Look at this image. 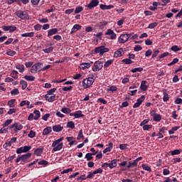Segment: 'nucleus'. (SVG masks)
Listing matches in <instances>:
<instances>
[{
    "instance_id": "37",
    "label": "nucleus",
    "mask_w": 182,
    "mask_h": 182,
    "mask_svg": "<svg viewBox=\"0 0 182 182\" xmlns=\"http://www.w3.org/2000/svg\"><path fill=\"white\" fill-rule=\"evenodd\" d=\"M180 129V127H172L171 130L168 131L169 134H174V132H177Z\"/></svg>"
},
{
    "instance_id": "57",
    "label": "nucleus",
    "mask_w": 182,
    "mask_h": 182,
    "mask_svg": "<svg viewBox=\"0 0 182 182\" xmlns=\"http://www.w3.org/2000/svg\"><path fill=\"white\" fill-rule=\"evenodd\" d=\"M142 49H143V48L141 47V46L136 45V46H135L134 50L135 52H139V50H141Z\"/></svg>"
},
{
    "instance_id": "9",
    "label": "nucleus",
    "mask_w": 182,
    "mask_h": 182,
    "mask_svg": "<svg viewBox=\"0 0 182 182\" xmlns=\"http://www.w3.org/2000/svg\"><path fill=\"white\" fill-rule=\"evenodd\" d=\"M31 153H27L26 154L21 155V161H23V163H29V159H31Z\"/></svg>"
},
{
    "instance_id": "61",
    "label": "nucleus",
    "mask_w": 182,
    "mask_h": 182,
    "mask_svg": "<svg viewBox=\"0 0 182 182\" xmlns=\"http://www.w3.org/2000/svg\"><path fill=\"white\" fill-rule=\"evenodd\" d=\"M56 92V88H52V89H50V90H48V92H47V96L48 95H52L53 93H55Z\"/></svg>"
},
{
    "instance_id": "52",
    "label": "nucleus",
    "mask_w": 182,
    "mask_h": 182,
    "mask_svg": "<svg viewBox=\"0 0 182 182\" xmlns=\"http://www.w3.org/2000/svg\"><path fill=\"white\" fill-rule=\"evenodd\" d=\"M53 50V47H49L48 48H46L43 50V52L45 53H50Z\"/></svg>"
},
{
    "instance_id": "56",
    "label": "nucleus",
    "mask_w": 182,
    "mask_h": 182,
    "mask_svg": "<svg viewBox=\"0 0 182 182\" xmlns=\"http://www.w3.org/2000/svg\"><path fill=\"white\" fill-rule=\"evenodd\" d=\"M178 58H174L172 62L168 64V66H173V65H176V63H178Z\"/></svg>"
},
{
    "instance_id": "25",
    "label": "nucleus",
    "mask_w": 182,
    "mask_h": 182,
    "mask_svg": "<svg viewBox=\"0 0 182 182\" xmlns=\"http://www.w3.org/2000/svg\"><path fill=\"white\" fill-rule=\"evenodd\" d=\"M35 35V33L30 32V33H25L21 34L22 38H32Z\"/></svg>"
},
{
    "instance_id": "17",
    "label": "nucleus",
    "mask_w": 182,
    "mask_h": 182,
    "mask_svg": "<svg viewBox=\"0 0 182 182\" xmlns=\"http://www.w3.org/2000/svg\"><path fill=\"white\" fill-rule=\"evenodd\" d=\"M50 133H52V127H47L43 131V136H48V134H49Z\"/></svg>"
},
{
    "instance_id": "44",
    "label": "nucleus",
    "mask_w": 182,
    "mask_h": 182,
    "mask_svg": "<svg viewBox=\"0 0 182 182\" xmlns=\"http://www.w3.org/2000/svg\"><path fill=\"white\" fill-rule=\"evenodd\" d=\"M143 70V68L140 67V68H136L134 69L131 70V72H132V73H136V72H142Z\"/></svg>"
},
{
    "instance_id": "7",
    "label": "nucleus",
    "mask_w": 182,
    "mask_h": 182,
    "mask_svg": "<svg viewBox=\"0 0 182 182\" xmlns=\"http://www.w3.org/2000/svg\"><path fill=\"white\" fill-rule=\"evenodd\" d=\"M131 37L132 34H122L119 38L118 42H119V43H126Z\"/></svg>"
},
{
    "instance_id": "19",
    "label": "nucleus",
    "mask_w": 182,
    "mask_h": 182,
    "mask_svg": "<svg viewBox=\"0 0 182 182\" xmlns=\"http://www.w3.org/2000/svg\"><path fill=\"white\" fill-rule=\"evenodd\" d=\"M58 33V28H51L48 31V36H52L53 35H56Z\"/></svg>"
},
{
    "instance_id": "29",
    "label": "nucleus",
    "mask_w": 182,
    "mask_h": 182,
    "mask_svg": "<svg viewBox=\"0 0 182 182\" xmlns=\"http://www.w3.org/2000/svg\"><path fill=\"white\" fill-rule=\"evenodd\" d=\"M117 90V87L114 85L108 86V88L107 89V92H116Z\"/></svg>"
},
{
    "instance_id": "64",
    "label": "nucleus",
    "mask_w": 182,
    "mask_h": 182,
    "mask_svg": "<svg viewBox=\"0 0 182 182\" xmlns=\"http://www.w3.org/2000/svg\"><path fill=\"white\" fill-rule=\"evenodd\" d=\"M176 105H182V99L181 98H177L175 100Z\"/></svg>"
},
{
    "instance_id": "24",
    "label": "nucleus",
    "mask_w": 182,
    "mask_h": 182,
    "mask_svg": "<svg viewBox=\"0 0 182 182\" xmlns=\"http://www.w3.org/2000/svg\"><path fill=\"white\" fill-rule=\"evenodd\" d=\"M169 99H170V96H168V94H167V90H164V97H163L164 102H168Z\"/></svg>"
},
{
    "instance_id": "13",
    "label": "nucleus",
    "mask_w": 182,
    "mask_h": 182,
    "mask_svg": "<svg viewBox=\"0 0 182 182\" xmlns=\"http://www.w3.org/2000/svg\"><path fill=\"white\" fill-rule=\"evenodd\" d=\"M105 35H109L110 39H116L117 35L115 34L114 31L112 29H108L107 32L105 33Z\"/></svg>"
},
{
    "instance_id": "2",
    "label": "nucleus",
    "mask_w": 182,
    "mask_h": 182,
    "mask_svg": "<svg viewBox=\"0 0 182 182\" xmlns=\"http://www.w3.org/2000/svg\"><path fill=\"white\" fill-rule=\"evenodd\" d=\"M16 16L20 18V19H23V21H26V19H29V14L26 11H18L16 12Z\"/></svg>"
},
{
    "instance_id": "59",
    "label": "nucleus",
    "mask_w": 182,
    "mask_h": 182,
    "mask_svg": "<svg viewBox=\"0 0 182 182\" xmlns=\"http://www.w3.org/2000/svg\"><path fill=\"white\" fill-rule=\"evenodd\" d=\"M16 153H17V154H21L22 153H25V151H23V147L21 146V147L17 149H16Z\"/></svg>"
},
{
    "instance_id": "40",
    "label": "nucleus",
    "mask_w": 182,
    "mask_h": 182,
    "mask_svg": "<svg viewBox=\"0 0 182 182\" xmlns=\"http://www.w3.org/2000/svg\"><path fill=\"white\" fill-rule=\"evenodd\" d=\"M11 75L13 79H18V71L13 70L11 72Z\"/></svg>"
},
{
    "instance_id": "41",
    "label": "nucleus",
    "mask_w": 182,
    "mask_h": 182,
    "mask_svg": "<svg viewBox=\"0 0 182 182\" xmlns=\"http://www.w3.org/2000/svg\"><path fill=\"white\" fill-rule=\"evenodd\" d=\"M81 139H85V136H83V131L82 129L79 132L77 140H81Z\"/></svg>"
},
{
    "instance_id": "23",
    "label": "nucleus",
    "mask_w": 182,
    "mask_h": 182,
    "mask_svg": "<svg viewBox=\"0 0 182 182\" xmlns=\"http://www.w3.org/2000/svg\"><path fill=\"white\" fill-rule=\"evenodd\" d=\"M42 153H43V149L42 148H38L34 151V154L37 156H41Z\"/></svg>"
},
{
    "instance_id": "42",
    "label": "nucleus",
    "mask_w": 182,
    "mask_h": 182,
    "mask_svg": "<svg viewBox=\"0 0 182 182\" xmlns=\"http://www.w3.org/2000/svg\"><path fill=\"white\" fill-rule=\"evenodd\" d=\"M61 112L63 113H65V114H69V113H70L71 110L70 109L68 108V107H64L61 109Z\"/></svg>"
},
{
    "instance_id": "28",
    "label": "nucleus",
    "mask_w": 182,
    "mask_h": 182,
    "mask_svg": "<svg viewBox=\"0 0 182 182\" xmlns=\"http://www.w3.org/2000/svg\"><path fill=\"white\" fill-rule=\"evenodd\" d=\"M66 140L70 142V146H73V140H76V139L73 136H67Z\"/></svg>"
},
{
    "instance_id": "32",
    "label": "nucleus",
    "mask_w": 182,
    "mask_h": 182,
    "mask_svg": "<svg viewBox=\"0 0 182 182\" xmlns=\"http://www.w3.org/2000/svg\"><path fill=\"white\" fill-rule=\"evenodd\" d=\"M133 167H137V162L134 161L133 162H129L127 166V168H133Z\"/></svg>"
},
{
    "instance_id": "49",
    "label": "nucleus",
    "mask_w": 182,
    "mask_h": 182,
    "mask_svg": "<svg viewBox=\"0 0 182 182\" xmlns=\"http://www.w3.org/2000/svg\"><path fill=\"white\" fill-rule=\"evenodd\" d=\"M112 63H113V60H108L104 65V68H109Z\"/></svg>"
},
{
    "instance_id": "34",
    "label": "nucleus",
    "mask_w": 182,
    "mask_h": 182,
    "mask_svg": "<svg viewBox=\"0 0 182 182\" xmlns=\"http://www.w3.org/2000/svg\"><path fill=\"white\" fill-rule=\"evenodd\" d=\"M20 85H21V89H23V90H25V88L28 87V82L25 80H21Z\"/></svg>"
},
{
    "instance_id": "10",
    "label": "nucleus",
    "mask_w": 182,
    "mask_h": 182,
    "mask_svg": "<svg viewBox=\"0 0 182 182\" xmlns=\"http://www.w3.org/2000/svg\"><path fill=\"white\" fill-rule=\"evenodd\" d=\"M97 5H99V0H92L90 3L85 6L90 9H93V8H96Z\"/></svg>"
},
{
    "instance_id": "15",
    "label": "nucleus",
    "mask_w": 182,
    "mask_h": 182,
    "mask_svg": "<svg viewBox=\"0 0 182 182\" xmlns=\"http://www.w3.org/2000/svg\"><path fill=\"white\" fill-rule=\"evenodd\" d=\"M92 65H93V62H90V63H82L80 66H81V69H82V70H85V69H87L89 68H90V66H92Z\"/></svg>"
},
{
    "instance_id": "16",
    "label": "nucleus",
    "mask_w": 182,
    "mask_h": 182,
    "mask_svg": "<svg viewBox=\"0 0 182 182\" xmlns=\"http://www.w3.org/2000/svg\"><path fill=\"white\" fill-rule=\"evenodd\" d=\"M100 9H102L103 11L105 10H107V9H113V8H114V6L113 5H105V4H100Z\"/></svg>"
},
{
    "instance_id": "5",
    "label": "nucleus",
    "mask_w": 182,
    "mask_h": 182,
    "mask_svg": "<svg viewBox=\"0 0 182 182\" xmlns=\"http://www.w3.org/2000/svg\"><path fill=\"white\" fill-rule=\"evenodd\" d=\"M95 82V79L93 77H88L83 80L82 83V87L84 89H87L90 86H92L93 85V82Z\"/></svg>"
},
{
    "instance_id": "39",
    "label": "nucleus",
    "mask_w": 182,
    "mask_h": 182,
    "mask_svg": "<svg viewBox=\"0 0 182 182\" xmlns=\"http://www.w3.org/2000/svg\"><path fill=\"white\" fill-rule=\"evenodd\" d=\"M180 153H181V151H180L179 149H175L173 151H170L171 156H176L177 154H180Z\"/></svg>"
},
{
    "instance_id": "6",
    "label": "nucleus",
    "mask_w": 182,
    "mask_h": 182,
    "mask_svg": "<svg viewBox=\"0 0 182 182\" xmlns=\"http://www.w3.org/2000/svg\"><path fill=\"white\" fill-rule=\"evenodd\" d=\"M103 68V62L98 60L94 63L92 66V71L93 72H99V70H102Z\"/></svg>"
},
{
    "instance_id": "38",
    "label": "nucleus",
    "mask_w": 182,
    "mask_h": 182,
    "mask_svg": "<svg viewBox=\"0 0 182 182\" xmlns=\"http://www.w3.org/2000/svg\"><path fill=\"white\" fill-rule=\"evenodd\" d=\"M67 127L70 129H75V122L73 121H70L67 123Z\"/></svg>"
},
{
    "instance_id": "55",
    "label": "nucleus",
    "mask_w": 182,
    "mask_h": 182,
    "mask_svg": "<svg viewBox=\"0 0 182 182\" xmlns=\"http://www.w3.org/2000/svg\"><path fill=\"white\" fill-rule=\"evenodd\" d=\"M171 49L173 51V52H178V50H181V48H178V46H173L171 48Z\"/></svg>"
},
{
    "instance_id": "62",
    "label": "nucleus",
    "mask_w": 182,
    "mask_h": 182,
    "mask_svg": "<svg viewBox=\"0 0 182 182\" xmlns=\"http://www.w3.org/2000/svg\"><path fill=\"white\" fill-rule=\"evenodd\" d=\"M153 127V125L151 124H145L143 126V129L144 130H149V129H151Z\"/></svg>"
},
{
    "instance_id": "63",
    "label": "nucleus",
    "mask_w": 182,
    "mask_h": 182,
    "mask_svg": "<svg viewBox=\"0 0 182 182\" xmlns=\"http://www.w3.org/2000/svg\"><path fill=\"white\" fill-rule=\"evenodd\" d=\"M16 54V52L14 50H10L6 52V55H8L9 56H14V55Z\"/></svg>"
},
{
    "instance_id": "35",
    "label": "nucleus",
    "mask_w": 182,
    "mask_h": 182,
    "mask_svg": "<svg viewBox=\"0 0 182 182\" xmlns=\"http://www.w3.org/2000/svg\"><path fill=\"white\" fill-rule=\"evenodd\" d=\"M160 120H161V115L159 114H155V115H154V121L160 122Z\"/></svg>"
},
{
    "instance_id": "1",
    "label": "nucleus",
    "mask_w": 182,
    "mask_h": 182,
    "mask_svg": "<svg viewBox=\"0 0 182 182\" xmlns=\"http://www.w3.org/2000/svg\"><path fill=\"white\" fill-rule=\"evenodd\" d=\"M61 141H63V137H61L53 142V151H59L60 150H62V149H63V142Z\"/></svg>"
},
{
    "instance_id": "3",
    "label": "nucleus",
    "mask_w": 182,
    "mask_h": 182,
    "mask_svg": "<svg viewBox=\"0 0 182 182\" xmlns=\"http://www.w3.org/2000/svg\"><path fill=\"white\" fill-rule=\"evenodd\" d=\"M9 130H12L14 129V132L16 133L19 132V130H22L23 129V126L22 124H19V122H16L7 127Z\"/></svg>"
},
{
    "instance_id": "30",
    "label": "nucleus",
    "mask_w": 182,
    "mask_h": 182,
    "mask_svg": "<svg viewBox=\"0 0 182 182\" xmlns=\"http://www.w3.org/2000/svg\"><path fill=\"white\" fill-rule=\"evenodd\" d=\"M16 68V69H18L20 73H23L25 70V66L23 65H17Z\"/></svg>"
},
{
    "instance_id": "27",
    "label": "nucleus",
    "mask_w": 182,
    "mask_h": 182,
    "mask_svg": "<svg viewBox=\"0 0 182 182\" xmlns=\"http://www.w3.org/2000/svg\"><path fill=\"white\" fill-rule=\"evenodd\" d=\"M112 149H113V143H109V147H107L103 150V153H107L108 151H112Z\"/></svg>"
},
{
    "instance_id": "8",
    "label": "nucleus",
    "mask_w": 182,
    "mask_h": 182,
    "mask_svg": "<svg viewBox=\"0 0 182 182\" xmlns=\"http://www.w3.org/2000/svg\"><path fill=\"white\" fill-rule=\"evenodd\" d=\"M106 52H109V48L103 46L95 48V53H100V55H103V53H106Z\"/></svg>"
},
{
    "instance_id": "14",
    "label": "nucleus",
    "mask_w": 182,
    "mask_h": 182,
    "mask_svg": "<svg viewBox=\"0 0 182 182\" xmlns=\"http://www.w3.org/2000/svg\"><path fill=\"white\" fill-rule=\"evenodd\" d=\"M53 132H55V133H59V132H62V130H63V127L60 124L54 125L53 126Z\"/></svg>"
},
{
    "instance_id": "60",
    "label": "nucleus",
    "mask_w": 182,
    "mask_h": 182,
    "mask_svg": "<svg viewBox=\"0 0 182 182\" xmlns=\"http://www.w3.org/2000/svg\"><path fill=\"white\" fill-rule=\"evenodd\" d=\"M119 149L121 150H126V149H127V144H119Z\"/></svg>"
},
{
    "instance_id": "33",
    "label": "nucleus",
    "mask_w": 182,
    "mask_h": 182,
    "mask_svg": "<svg viewBox=\"0 0 182 182\" xmlns=\"http://www.w3.org/2000/svg\"><path fill=\"white\" fill-rule=\"evenodd\" d=\"M141 167L144 170H146V171H149V173H151V168H150L149 165L143 164L141 165Z\"/></svg>"
},
{
    "instance_id": "46",
    "label": "nucleus",
    "mask_w": 182,
    "mask_h": 182,
    "mask_svg": "<svg viewBox=\"0 0 182 182\" xmlns=\"http://www.w3.org/2000/svg\"><path fill=\"white\" fill-rule=\"evenodd\" d=\"M28 136L30 137V139H33V137L36 136V132H35L33 130H31Z\"/></svg>"
},
{
    "instance_id": "11",
    "label": "nucleus",
    "mask_w": 182,
    "mask_h": 182,
    "mask_svg": "<svg viewBox=\"0 0 182 182\" xmlns=\"http://www.w3.org/2000/svg\"><path fill=\"white\" fill-rule=\"evenodd\" d=\"M144 99H146V97H144V95H142L140 98H139L136 100V102L133 105L134 109L139 107L140 105H141V103L144 102Z\"/></svg>"
},
{
    "instance_id": "20",
    "label": "nucleus",
    "mask_w": 182,
    "mask_h": 182,
    "mask_svg": "<svg viewBox=\"0 0 182 182\" xmlns=\"http://www.w3.org/2000/svg\"><path fill=\"white\" fill-rule=\"evenodd\" d=\"M46 97V100H47V102H55V99H56V95H53V96H48V95H46L45 96Z\"/></svg>"
},
{
    "instance_id": "48",
    "label": "nucleus",
    "mask_w": 182,
    "mask_h": 182,
    "mask_svg": "<svg viewBox=\"0 0 182 182\" xmlns=\"http://www.w3.org/2000/svg\"><path fill=\"white\" fill-rule=\"evenodd\" d=\"M11 94L13 96H16V95H19V90H18V88H15L11 91Z\"/></svg>"
},
{
    "instance_id": "31",
    "label": "nucleus",
    "mask_w": 182,
    "mask_h": 182,
    "mask_svg": "<svg viewBox=\"0 0 182 182\" xmlns=\"http://www.w3.org/2000/svg\"><path fill=\"white\" fill-rule=\"evenodd\" d=\"M24 79L28 82H33V80H35V77L33 75H26L24 76Z\"/></svg>"
},
{
    "instance_id": "47",
    "label": "nucleus",
    "mask_w": 182,
    "mask_h": 182,
    "mask_svg": "<svg viewBox=\"0 0 182 182\" xmlns=\"http://www.w3.org/2000/svg\"><path fill=\"white\" fill-rule=\"evenodd\" d=\"M16 100H11L8 102L9 107H15Z\"/></svg>"
},
{
    "instance_id": "4",
    "label": "nucleus",
    "mask_w": 182,
    "mask_h": 182,
    "mask_svg": "<svg viewBox=\"0 0 182 182\" xmlns=\"http://www.w3.org/2000/svg\"><path fill=\"white\" fill-rule=\"evenodd\" d=\"M38 72H42V63H41L34 64L31 68V73H38Z\"/></svg>"
},
{
    "instance_id": "58",
    "label": "nucleus",
    "mask_w": 182,
    "mask_h": 182,
    "mask_svg": "<svg viewBox=\"0 0 182 182\" xmlns=\"http://www.w3.org/2000/svg\"><path fill=\"white\" fill-rule=\"evenodd\" d=\"M72 89H73V87H72V86L63 87V92H69V91L72 90Z\"/></svg>"
},
{
    "instance_id": "50",
    "label": "nucleus",
    "mask_w": 182,
    "mask_h": 182,
    "mask_svg": "<svg viewBox=\"0 0 182 182\" xmlns=\"http://www.w3.org/2000/svg\"><path fill=\"white\" fill-rule=\"evenodd\" d=\"M122 62H124V63H126V65H132V63H133V61L129 58H125L122 60Z\"/></svg>"
},
{
    "instance_id": "43",
    "label": "nucleus",
    "mask_w": 182,
    "mask_h": 182,
    "mask_svg": "<svg viewBox=\"0 0 182 182\" xmlns=\"http://www.w3.org/2000/svg\"><path fill=\"white\" fill-rule=\"evenodd\" d=\"M157 25H159V23L154 22V23H151L148 28L149 29H154V28H156V26H157Z\"/></svg>"
},
{
    "instance_id": "45",
    "label": "nucleus",
    "mask_w": 182,
    "mask_h": 182,
    "mask_svg": "<svg viewBox=\"0 0 182 182\" xmlns=\"http://www.w3.org/2000/svg\"><path fill=\"white\" fill-rule=\"evenodd\" d=\"M13 120L12 119H7L5 121V122L3 124L4 127H8L11 123H12Z\"/></svg>"
},
{
    "instance_id": "36",
    "label": "nucleus",
    "mask_w": 182,
    "mask_h": 182,
    "mask_svg": "<svg viewBox=\"0 0 182 182\" xmlns=\"http://www.w3.org/2000/svg\"><path fill=\"white\" fill-rule=\"evenodd\" d=\"M34 114H35L34 120H38V119L41 117V112H39L38 110H35Z\"/></svg>"
},
{
    "instance_id": "51",
    "label": "nucleus",
    "mask_w": 182,
    "mask_h": 182,
    "mask_svg": "<svg viewBox=\"0 0 182 182\" xmlns=\"http://www.w3.org/2000/svg\"><path fill=\"white\" fill-rule=\"evenodd\" d=\"M48 164H49V162H48V161L46 160H42L38 162L39 166H48Z\"/></svg>"
},
{
    "instance_id": "12",
    "label": "nucleus",
    "mask_w": 182,
    "mask_h": 182,
    "mask_svg": "<svg viewBox=\"0 0 182 182\" xmlns=\"http://www.w3.org/2000/svg\"><path fill=\"white\" fill-rule=\"evenodd\" d=\"M124 52L123 51V48H119L117 51L114 53V58H120L121 56H123V54Z\"/></svg>"
},
{
    "instance_id": "53",
    "label": "nucleus",
    "mask_w": 182,
    "mask_h": 182,
    "mask_svg": "<svg viewBox=\"0 0 182 182\" xmlns=\"http://www.w3.org/2000/svg\"><path fill=\"white\" fill-rule=\"evenodd\" d=\"M32 149L31 146H23V149L24 151V153H28V151H29V150H31Z\"/></svg>"
},
{
    "instance_id": "22",
    "label": "nucleus",
    "mask_w": 182,
    "mask_h": 182,
    "mask_svg": "<svg viewBox=\"0 0 182 182\" xmlns=\"http://www.w3.org/2000/svg\"><path fill=\"white\" fill-rule=\"evenodd\" d=\"M146 83H147V81L146 80H142L141 82V90H143L144 92H146L147 90V85H146Z\"/></svg>"
},
{
    "instance_id": "54",
    "label": "nucleus",
    "mask_w": 182,
    "mask_h": 182,
    "mask_svg": "<svg viewBox=\"0 0 182 182\" xmlns=\"http://www.w3.org/2000/svg\"><path fill=\"white\" fill-rule=\"evenodd\" d=\"M82 11H83V8L82 6H77L75 10V14H80Z\"/></svg>"
},
{
    "instance_id": "18",
    "label": "nucleus",
    "mask_w": 182,
    "mask_h": 182,
    "mask_svg": "<svg viewBox=\"0 0 182 182\" xmlns=\"http://www.w3.org/2000/svg\"><path fill=\"white\" fill-rule=\"evenodd\" d=\"M96 154H97V152H95V153H88L85 155V158L87 159V161H90V160L93 159V156H96Z\"/></svg>"
},
{
    "instance_id": "26",
    "label": "nucleus",
    "mask_w": 182,
    "mask_h": 182,
    "mask_svg": "<svg viewBox=\"0 0 182 182\" xmlns=\"http://www.w3.org/2000/svg\"><path fill=\"white\" fill-rule=\"evenodd\" d=\"M85 116L83 114H82V111L79 110L74 113V117L75 119H79V117H83Z\"/></svg>"
},
{
    "instance_id": "21",
    "label": "nucleus",
    "mask_w": 182,
    "mask_h": 182,
    "mask_svg": "<svg viewBox=\"0 0 182 182\" xmlns=\"http://www.w3.org/2000/svg\"><path fill=\"white\" fill-rule=\"evenodd\" d=\"M116 166H117V159H113L111 163L108 164L109 168H114Z\"/></svg>"
}]
</instances>
